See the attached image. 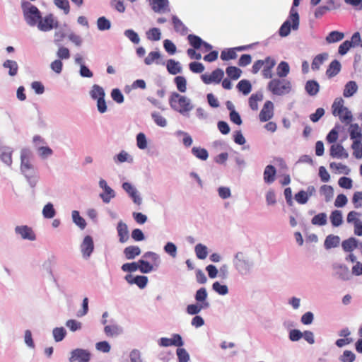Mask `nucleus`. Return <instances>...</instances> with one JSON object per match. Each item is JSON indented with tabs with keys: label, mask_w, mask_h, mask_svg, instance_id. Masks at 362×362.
<instances>
[{
	"label": "nucleus",
	"mask_w": 362,
	"mask_h": 362,
	"mask_svg": "<svg viewBox=\"0 0 362 362\" xmlns=\"http://www.w3.org/2000/svg\"><path fill=\"white\" fill-rule=\"evenodd\" d=\"M3 67L8 69V75L15 76L18 74V65L14 60L7 59L3 63Z\"/></svg>",
	"instance_id": "obj_30"
},
{
	"label": "nucleus",
	"mask_w": 362,
	"mask_h": 362,
	"mask_svg": "<svg viewBox=\"0 0 362 362\" xmlns=\"http://www.w3.org/2000/svg\"><path fill=\"white\" fill-rule=\"evenodd\" d=\"M328 54L326 52L317 54L313 60L311 68L313 70H318L320 66L328 59Z\"/></svg>",
	"instance_id": "obj_32"
},
{
	"label": "nucleus",
	"mask_w": 362,
	"mask_h": 362,
	"mask_svg": "<svg viewBox=\"0 0 362 362\" xmlns=\"http://www.w3.org/2000/svg\"><path fill=\"white\" fill-rule=\"evenodd\" d=\"M91 358L90 352L87 349L77 348L70 351L69 362H89Z\"/></svg>",
	"instance_id": "obj_9"
},
{
	"label": "nucleus",
	"mask_w": 362,
	"mask_h": 362,
	"mask_svg": "<svg viewBox=\"0 0 362 362\" xmlns=\"http://www.w3.org/2000/svg\"><path fill=\"white\" fill-rule=\"evenodd\" d=\"M276 173V170L274 165H267L263 173L264 181L267 184L273 183L275 180Z\"/></svg>",
	"instance_id": "obj_21"
},
{
	"label": "nucleus",
	"mask_w": 362,
	"mask_h": 362,
	"mask_svg": "<svg viewBox=\"0 0 362 362\" xmlns=\"http://www.w3.org/2000/svg\"><path fill=\"white\" fill-rule=\"evenodd\" d=\"M52 335L56 342L62 341L66 335V329L62 327H55L52 330Z\"/></svg>",
	"instance_id": "obj_51"
},
{
	"label": "nucleus",
	"mask_w": 362,
	"mask_h": 362,
	"mask_svg": "<svg viewBox=\"0 0 362 362\" xmlns=\"http://www.w3.org/2000/svg\"><path fill=\"white\" fill-rule=\"evenodd\" d=\"M58 26L59 22L52 13L46 15L45 17L41 16L40 20L38 21L37 24L35 25L42 32H49L54 28H57Z\"/></svg>",
	"instance_id": "obj_8"
},
{
	"label": "nucleus",
	"mask_w": 362,
	"mask_h": 362,
	"mask_svg": "<svg viewBox=\"0 0 362 362\" xmlns=\"http://www.w3.org/2000/svg\"><path fill=\"white\" fill-rule=\"evenodd\" d=\"M263 100V94L261 92L252 94L249 98V105L252 110H258V101Z\"/></svg>",
	"instance_id": "obj_44"
},
{
	"label": "nucleus",
	"mask_w": 362,
	"mask_h": 362,
	"mask_svg": "<svg viewBox=\"0 0 362 362\" xmlns=\"http://www.w3.org/2000/svg\"><path fill=\"white\" fill-rule=\"evenodd\" d=\"M71 218L73 222L81 230H83L86 226V222L85 219L80 216L78 211L74 210L71 212Z\"/></svg>",
	"instance_id": "obj_40"
},
{
	"label": "nucleus",
	"mask_w": 362,
	"mask_h": 362,
	"mask_svg": "<svg viewBox=\"0 0 362 362\" xmlns=\"http://www.w3.org/2000/svg\"><path fill=\"white\" fill-rule=\"evenodd\" d=\"M358 90L357 83L354 81H350L344 86L343 95L345 98L353 96Z\"/></svg>",
	"instance_id": "obj_29"
},
{
	"label": "nucleus",
	"mask_w": 362,
	"mask_h": 362,
	"mask_svg": "<svg viewBox=\"0 0 362 362\" xmlns=\"http://www.w3.org/2000/svg\"><path fill=\"white\" fill-rule=\"evenodd\" d=\"M158 344L162 347H168L170 346L181 347L184 345V341L179 334H173L172 335V338L161 337L158 341Z\"/></svg>",
	"instance_id": "obj_12"
},
{
	"label": "nucleus",
	"mask_w": 362,
	"mask_h": 362,
	"mask_svg": "<svg viewBox=\"0 0 362 362\" xmlns=\"http://www.w3.org/2000/svg\"><path fill=\"white\" fill-rule=\"evenodd\" d=\"M344 103L342 98L335 99L332 105V114L339 116L341 122L349 124L353 119V115L351 112L344 106Z\"/></svg>",
	"instance_id": "obj_7"
},
{
	"label": "nucleus",
	"mask_w": 362,
	"mask_h": 362,
	"mask_svg": "<svg viewBox=\"0 0 362 362\" xmlns=\"http://www.w3.org/2000/svg\"><path fill=\"white\" fill-rule=\"evenodd\" d=\"M360 243L355 238H350L342 242L341 246L344 251L351 252L356 248H358Z\"/></svg>",
	"instance_id": "obj_27"
},
{
	"label": "nucleus",
	"mask_w": 362,
	"mask_h": 362,
	"mask_svg": "<svg viewBox=\"0 0 362 362\" xmlns=\"http://www.w3.org/2000/svg\"><path fill=\"white\" fill-rule=\"evenodd\" d=\"M21 8L26 23L30 27H35L41 18L40 10L28 1H23L21 3Z\"/></svg>",
	"instance_id": "obj_6"
},
{
	"label": "nucleus",
	"mask_w": 362,
	"mask_h": 362,
	"mask_svg": "<svg viewBox=\"0 0 362 362\" xmlns=\"http://www.w3.org/2000/svg\"><path fill=\"white\" fill-rule=\"evenodd\" d=\"M206 309H208L206 307L197 303L188 305L186 308V312L190 315H197L202 310Z\"/></svg>",
	"instance_id": "obj_41"
},
{
	"label": "nucleus",
	"mask_w": 362,
	"mask_h": 362,
	"mask_svg": "<svg viewBox=\"0 0 362 362\" xmlns=\"http://www.w3.org/2000/svg\"><path fill=\"white\" fill-rule=\"evenodd\" d=\"M123 253L127 259H134L141 254V249L138 246L131 245L125 247Z\"/></svg>",
	"instance_id": "obj_26"
},
{
	"label": "nucleus",
	"mask_w": 362,
	"mask_h": 362,
	"mask_svg": "<svg viewBox=\"0 0 362 362\" xmlns=\"http://www.w3.org/2000/svg\"><path fill=\"white\" fill-rule=\"evenodd\" d=\"M168 71L172 75H176L182 72V68L179 62L174 59H168L166 63Z\"/></svg>",
	"instance_id": "obj_23"
},
{
	"label": "nucleus",
	"mask_w": 362,
	"mask_h": 362,
	"mask_svg": "<svg viewBox=\"0 0 362 362\" xmlns=\"http://www.w3.org/2000/svg\"><path fill=\"white\" fill-rule=\"evenodd\" d=\"M267 89L272 94L281 96L287 95L291 91L292 84L288 80L275 78L268 83Z\"/></svg>",
	"instance_id": "obj_5"
},
{
	"label": "nucleus",
	"mask_w": 362,
	"mask_h": 362,
	"mask_svg": "<svg viewBox=\"0 0 362 362\" xmlns=\"http://www.w3.org/2000/svg\"><path fill=\"white\" fill-rule=\"evenodd\" d=\"M341 68V66L340 62L338 60L334 59L329 64L326 71V74L329 78H332L339 73Z\"/></svg>",
	"instance_id": "obj_24"
},
{
	"label": "nucleus",
	"mask_w": 362,
	"mask_h": 362,
	"mask_svg": "<svg viewBox=\"0 0 362 362\" xmlns=\"http://www.w3.org/2000/svg\"><path fill=\"white\" fill-rule=\"evenodd\" d=\"M136 146L141 150H144L148 146L146 136L142 132H140L136 135Z\"/></svg>",
	"instance_id": "obj_61"
},
{
	"label": "nucleus",
	"mask_w": 362,
	"mask_h": 362,
	"mask_svg": "<svg viewBox=\"0 0 362 362\" xmlns=\"http://www.w3.org/2000/svg\"><path fill=\"white\" fill-rule=\"evenodd\" d=\"M320 193L325 197L326 202H329L334 196V189L330 185H324L320 189Z\"/></svg>",
	"instance_id": "obj_36"
},
{
	"label": "nucleus",
	"mask_w": 362,
	"mask_h": 362,
	"mask_svg": "<svg viewBox=\"0 0 362 362\" xmlns=\"http://www.w3.org/2000/svg\"><path fill=\"white\" fill-rule=\"evenodd\" d=\"M274 115V104L272 101L267 100L265 102L263 108L259 113V119L262 122H267Z\"/></svg>",
	"instance_id": "obj_16"
},
{
	"label": "nucleus",
	"mask_w": 362,
	"mask_h": 362,
	"mask_svg": "<svg viewBox=\"0 0 362 362\" xmlns=\"http://www.w3.org/2000/svg\"><path fill=\"white\" fill-rule=\"evenodd\" d=\"M350 138L354 141H362V133L358 124H351L349 129Z\"/></svg>",
	"instance_id": "obj_35"
},
{
	"label": "nucleus",
	"mask_w": 362,
	"mask_h": 362,
	"mask_svg": "<svg viewBox=\"0 0 362 362\" xmlns=\"http://www.w3.org/2000/svg\"><path fill=\"white\" fill-rule=\"evenodd\" d=\"M237 57L235 49L230 48L223 49L221 54V59L223 61H228L230 59H234Z\"/></svg>",
	"instance_id": "obj_55"
},
{
	"label": "nucleus",
	"mask_w": 362,
	"mask_h": 362,
	"mask_svg": "<svg viewBox=\"0 0 362 362\" xmlns=\"http://www.w3.org/2000/svg\"><path fill=\"white\" fill-rule=\"evenodd\" d=\"M174 28L176 32L180 33L181 35H185L187 33L188 29L184 23L176 16H173L172 18Z\"/></svg>",
	"instance_id": "obj_37"
},
{
	"label": "nucleus",
	"mask_w": 362,
	"mask_h": 362,
	"mask_svg": "<svg viewBox=\"0 0 362 362\" xmlns=\"http://www.w3.org/2000/svg\"><path fill=\"white\" fill-rule=\"evenodd\" d=\"M227 75L233 80H237L240 77L242 71L236 66H228L226 70Z\"/></svg>",
	"instance_id": "obj_59"
},
{
	"label": "nucleus",
	"mask_w": 362,
	"mask_h": 362,
	"mask_svg": "<svg viewBox=\"0 0 362 362\" xmlns=\"http://www.w3.org/2000/svg\"><path fill=\"white\" fill-rule=\"evenodd\" d=\"M83 259H88L94 251V242L90 235H86L80 245Z\"/></svg>",
	"instance_id": "obj_10"
},
{
	"label": "nucleus",
	"mask_w": 362,
	"mask_h": 362,
	"mask_svg": "<svg viewBox=\"0 0 362 362\" xmlns=\"http://www.w3.org/2000/svg\"><path fill=\"white\" fill-rule=\"evenodd\" d=\"M232 264L235 272L241 276L250 275L255 267L253 258L243 251L238 252L233 255Z\"/></svg>",
	"instance_id": "obj_2"
},
{
	"label": "nucleus",
	"mask_w": 362,
	"mask_h": 362,
	"mask_svg": "<svg viewBox=\"0 0 362 362\" xmlns=\"http://www.w3.org/2000/svg\"><path fill=\"white\" fill-rule=\"evenodd\" d=\"M192 153L198 159L202 160H207L209 153L206 149L201 147L194 146L192 148Z\"/></svg>",
	"instance_id": "obj_43"
},
{
	"label": "nucleus",
	"mask_w": 362,
	"mask_h": 362,
	"mask_svg": "<svg viewBox=\"0 0 362 362\" xmlns=\"http://www.w3.org/2000/svg\"><path fill=\"white\" fill-rule=\"evenodd\" d=\"M224 76V72L221 69L214 70L210 75L203 74L201 78L203 82L206 84L211 83H219Z\"/></svg>",
	"instance_id": "obj_14"
},
{
	"label": "nucleus",
	"mask_w": 362,
	"mask_h": 362,
	"mask_svg": "<svg viewBox=\"0 0 362 362\" xmlns=\"http://www.w3.org/2000/svg\"><path fill=\"white\" fill-rule=\"evenodd\" d=\"M355 358V354L349 350H345L339 358L341 362H353Z\"/></svg>",
	"instance_id": "obj_64"
},
{
	"label": "nucleus",
	"mask_w": 362,
	"mask_h": 362,
	"mask_svg": "<svg viewBox=\"0 0 362 362\" xmlns=\"http://www.w3.org/2000/svg\"><path fill=\"white\" fill-rule=\"evenodd\" d=\"M116 196L115 192L110 188L107 190L103 191V193L99 194V197L101 198L103 202L105 204H108L110 202L111 199L115 198Z\"/></svg>",
	"instance_id": "obj_54"
},
{
	"label": "nucleus",
	"mask_w": 362,
	"mask_h": 362,
	"mask_svg": "<svg viewBox=\"0 0 362 362\" xmlns=\"http://www.w3.org/2000/svg\"><path fill=\"white\" fill-rule=\"evenodd\" d=\"M237 88L240 92L243 93V95H247L252 90V85L248 80L243 79L239 81L237 85Z\"/></svg>",
	"instance_id": "obj_45"
},
{
	"label": "nucleus",
	"mask_w": 362,
	"mask_h": 362,
	"mask_svg": "<svg viewBox=\"0 0 362 362\" xmlns=\"http://www.w3.org/2000/svg\"><path fill=\"white\" fill-rule=\"evenodd\" d=\"M299 4L300 0H293L288 18L279 28V34L281 37H284L288 36L290 34L291 29L293 30L298 29L300 19L298 11L295 7L298 6Z\"/></svg>",
	"instance_id": "obj_4"
},
{
	"label": "nucleus",
	"mask_w": 362,
	"mask_h": 362,
	"mask_svg": "<svg viewBox=\"0 0 362 362\" xmlns=\"http://www.w3.org/2000/svg\"><path fill=\"white\" fill-rule=\"evenodd\" d=\"M124 35L134 44H139L140 38L139 35L132 29H127L124 32Z\"/></svg>",
	"instance_id": "obj_62"
},
{
	"label": "nucleus",
	"mask_w": 362,
	"mask_h": 362,
	"mask_svg": "<svg viewBox=\"0 0 362 362\" xmlns=\"http://www.w3.org/2000/svg\"><path fill=\"white\" fill-rule=\"evenodd\" d=\"M89 95L93 100H95L99 98L101 99L105 98V91L102 86L98 84H94L91 87Z\"/></svg>",
	"instance_id": "obj_22"
},
{
	"label": "nucleus",
	"mask_w": 362,
	"mask_h": 362,
	"mask_svg": "<svg viewBox=\"0 0 362 362\" xmlns=\"http://www.w3.org/2000/svg\"><path fill=\"white\" fill-rule=\"evenodd\" d=\"M65 325L69 329L71 332H76L82 329V323L76 320H68Z\"/></svg>",
	"instance_id": "obj_60"
},
{
	"label": "nucleus",
	"mask_w": 362,
	"mask_h": 362,
	"mask_svg": "<svg viewBox=\"0 0 362 362\" xmlns=\"http://www.w3.org/2000/svg\"><path fill=\"white\" fill-rule=\"evenodd\" d=\"M20 169L30 187H35L38 182L39 175L32 163V152L29 148H23L21 151Z\"/></svg>",
	"instance_id": "obj_1"
},
{
	"label": "nucleus",
	"mask_w": 362,
	"mask_h": 362,
	"mask_svg": "<svg viewBox=\"0 0 362 362\" xmlns=\"http://www.w3.org/2000/svg\"><path fill=\"white\" fill-rule=\"evenodd\" d=\"M340 238L338 235H329L325 240V247L327 250L336 247L339 245Z\"/></svg>",
	"instance_id": "obj_31"
},
{
	"label": "nucleus",
	"mask_w": 362,
	"mask_h": 362,
	"mask_svg": "<svg viewBox=\"0 0 362 362\" xmlns=\"http://www.w3.org/2000/svg\"><path fill=\"white\" fill-rule=\"evenodd\" d=\"M16 235L20 236L23 240L34 241L36 240V235L32 228L26 225L17 226L14 228Z\"/></svg>",
	"instance_id": "obj_11"
},
{
	"label": "nucleus",
	"mask_w": 362,
	"mask_h": 362,
	"mask_svg": "<svg viewBox=\"0 0 362 362\" xmlns=\"http://www.w3.org/2000/svg\"><path fill=\"white\" fill-rule=\"evenodd\" d=\"M196 255L199 259H204L208 256V248L206 245L199 243L194 247Z\"/></svg>",
	"instance_id": "obj_49"
},
{
	"label": "nucleus",
	"mask_w": 362,
	"mask_h": 362,
	"mask_svg": "<svg viewBox=\"0 0 362 362\" xmlns=\"http://www.w3.org/2000/svg\"><path fill=\"white\" fill-rule=\"evenodd\" d=\"M146 34L147 38L151 41H158L161 37L160 30L157 28H153L148 30Z\"/></svg>",
	"instance_id": "obj_58"
},
{
	"label": "nucleus",
	"mask_w": 362,
	"mask_h": 362,
	"mask_svg": "<svg viewBox=\"0 0 362 362\" xmlns=\"http://www.w3.org/2000/svg\"><path fill=\"white\" fill-rule=\"evenodd\" d=\"M152 9L156 13H160L168 6V0H151Z\"/></svg>",
	"instance_id": "obj_47"
},
{
	"label": "nucleus",
	"mask_w": 362,
	"mask_h": 362,
	"mask_svg": "<svg viewBox=\"0 0 362 362\" xmlns=\"http://www.w3.org/2000/svg\"><path fill=\"white\" fill-rule=\"evenodd\" d=\"M97 26L99 30H107L111 28V23L107 18L102 16L97 20Z\"/></svg>",
	"instance_id": "obj_57"
},
{
	"label": "nucleus",
	"mask_w": 362,
	"mask_h": 362,
	"mask_svg": "<svg viewBox=\"0 0 362 362\" xmlns=\"http://www.w3.org/2000/svg\"><path fill=\"white\" fill-rule=\"evenodd\" d=\"M353 155L355 158L359 159L362 158V141H354L351 145Z\"/></svg>",
	"instance_id": "obj_56"
},
{
	"label": "nucleus",
	"mask_w": 362,
	"mask_h": 362,
	"mask_svg": "<svg viewBox=\"0 0 362 362\" xmlns=\"http://www.w3.org/2000/svg\"><path fill=\"white\" fill-rule=\"evenodd\" d=\"M194 299L197 303H199L207 308H209L211 305L208 300V293L206 288L202 287L198 289L195 293Z\"/></svg>",
	"instance_id": "obj_19"
},
{
	"label": "nucleus",
	"mask_w": 362,
	"mask_h": 362,
	"mask_svg": "<svg viewBox=\"0 0 362 362\" xmlns=\"http://www.w3.org/2000/svg\"><path fill=\"white\" fill-rule=\"evenodd\" d=\"M330 156L338 159L347 158L349 153L341 144H333L330 148Z\"/></svg>",
	"instance_id": "obj_20"
},
{
	"label": "nucleus",
	"mask_w": 362,
	"mask_h": 362,
	"mask_svg": "<svg viewBox=\"0 0 362 362\" xmlns=\"http://www.w3.org/2000/svg\"><path fill=\"white\" fill-rule=\"evenodd\" d=\"M42 214L45 218H52L56 215V211L52 203L49 202L45 204L42 209Z\"/></svg>",
	"instance_id": "obj_48"
},
{
	"label": "nucleus",
	"mask_w": 362,
	"mask_h": 362,
	"mask_svg": "<svg viewBox=\"0 0 362 362\" xmlns=\"http://www.w3.org/2000/svg\"><path fill=\"white\" fill-rule=\"evenodd\" d=\"M344 37V33L339 31H332L326 37L325 40L327 43L332 44L342 40Z\"/></svg>",
	"instance_id": "obj_39"
},
{
	"label": "nucleus",
	"mask_w": 362,
	"mask_h": 362,
	"mask_svg": "<svg viewBox=\"0 0 362 362\" xmlns=\"http://www.w3.org/2000/svg\"><path fill=\"white\" fill-rule=\"evenodd\" d=\"M311 223L315 226H325L327 223V216L325 213H320L313 216L311 220Z\"/></svg>",
	"instance_id": "obj_50"
},
{
	"label": "nucleus",
	"mask_w": 362,
	"mask_h": 362,
	"mask_svg": "<svg viewBox=\"0 0 362 362\" xmlns=\"http://www.w3.org/2000/svg\"><path fill=\"white\" fill-rule=\"evenodd\" d=\"M169 105L173 110L183 116H187L194 107L189 98L175 91L169 97Z\"/></svg>",
	"instance_id": "obj_3"
},
{
	"label": "nucleus",
	"mask_w": 362,
	"mask_h": 362,
	"mask_svg": "<svg viewBox=\"0 0 362 362\" xmlns=\"http://www.w3.org/2000/svg\"><path fill=\"white\" fill-rule=\"evenodd\" d=\"M12 153L13 148L11 147L0 144V159L8 166L12 165Z\"/></svg>",
	"instance_id": "obj_17"
},
{
	"label": "nucleus",
	"mask_w": 362,
	"mask_h": 362,
	"mask_svg": "<svg viewBox=\"0 0 362 362\" xmlns=\"http://www.w3.org/2000/svg\"><path fill=\"white\" fill-rule=\"evenodd\" d=\"M154 263L151 264L148 262L144 259L139 260V270L144 274H148L152 271L156 270Z\"/></svg>",
	"instance_id": "obj_42"
},
{
	"label": "nucleus",
	"mask_w": 362,
	"mask_h": 362,
	"mask_svg": "<svg viewBox=\"0 0 362 362\" xmlns=\"http://www.w3.org/2000/svg\"><path fill=\"white\" fill-rule=\"evenodd\" d=\"M122 187L135 204L141 205L142 204V198L137 189L132 184L125 182Z\"/></svg>",
	"instance_id": "obj_13"
},
{
	"label": "nucleus",
	"mask_w": 362,
	"mask_h": 362,
	"mask_svg": "<svg viewBox=\"0 0 362 362\" xmlns=\"http://www.w3.org/2000/svg\"><path fill=\"white\" fill-rule=\"evenodd\" d=\"M113 160L115 163H121L124 162L132 163L133 158L127 152L125 151H122L117 155L113 157Z\"/></svg>",
	"instance_id": "obj_46"
},
{
	"label": "nucleus",
	"mask_w": 362,
	"mask_h": 362,
	"mask_svg": "<svg viewBox=\"0 0 362 362\" xmlns=\"http://www.w3.org/2000/svg\"><path fill=\"white\" fill-rule=\"evenodd\" d=\"M290 72V67L286 62H281L276 67V74L279 78H285Z\"/></svg>",
	"instance_id": "obj_38"
},
{
	"label": "nucleus",
	"mask_w": 362,
	"mask_h": 362,
	"mask_svg": "<svg viewBox=\"0 0 362 362\" xmlns=\"http://www.w3.org/2000/svg\"><path fill=\"white\" fill-rule=\"evenodd\" d=\"M105 333L110 337L121 334L123 332L122 327L118 325H106L104 328Z\"/></svg>",
	"instance_id": "obj_34"
},
{
	"label": "nucleus",
	"mask_w": 362,
	"mask_h": 362,
	"mask_svg": "<svg viewBox=\"0 0 362 362\" xmlns=\"http://www.w3.org/2000/svg\"><path fill=\"white\" fill-rule=\"evenodd\" d=\"M329 218L333 226L339 227L343 223L342 212L339 210H334L331 213Z\"/></svg>",
	"instance_id": "obj_33"
},
{
	"label": "nucleus",
	"mask_w": 362,
	"mask_h": 362,
	"mask_svg": "<svg viewBox=\"0 0 362 362\" xmlns=\"http://www.w3.org/2000/svg\"><path fill=\"white\" fill-rule=\"evenodd\" d=\"M117 232L119 237V241L121 243H125L129 238V233L127 225L122 221L118 222L117 226Z\"/></svg>",
	"instance_id": "obj_18"
},
{
	"label": "nucleus",
	"mask_w": 362,
	"mask_h": 362,
	"mask_svg": "<svg viewBox=\"0 0 362 362\" xmlns=\"http://www.w3.org/2000/svg\"><path fill=\"white\" fill-rule=\"evenodd\" d=\"M177 89L180 93H185L187 90V80L184 76H178L174 78Z\"/></svg>",
	"instance_id": "obj_52"
},
{
	"label": "nucleus",
	"mask_w": 362,
	"mask_h": 362,
	"mask_svg": "<svg viewBox=\"0 0 362 362\" xmlns=\"http://www.w3.org/2000/svg\"><path fill=\"white\" fill-rule=\"evenodd\" d=\"M178 362H188L189 361V354L184 348L178 347L176 351Z\"/></svg>",
	"instance_id": "obj_63"
},
{
	"label": "nucleus",
	"mask_w": 362,
	"mask_h": 362,
	"mask_svg": "<svg viewBox=\"0 0 362 362\" xmlns=\"http://www.w3.org/2000/svg\"><path fill=\"white\" fill-rule=\"evenodd\" d=\"M212 289L219 295L226 296L228 293V288L225 284H221L218 281H215L212 284Z\"/></svg>",
	"instance_id": "obj_53"
},
{
	"label": "nucleus",
	"mask_w": 362,
	"mask_h": 362,
	"mask_svg": "<svg viewBox=\"0 0 362 362\" xmlns=\"http://www.w3.org/2000/svg\"><path fill=\"white\" fill-rule=\"evenodd\" d=\"M333 269L334 271V276L341 280L347 281L351 277L349 268L344 264H334Z\"/></svg>",
	"instance_id": "obj_15"
},
{
	"label": "nucleus",
	"mask_w": 362,
	"mask_h": 362,
	"mask_svg": "<svg viewBox=\"0 0 362 362\" xmlns=\"http://www.w3.org/2000/svg\"><path fill=\"white\" fill-rule=\"evenodd\" d=\"M162 58L160 53L158 51L151 52L148 54L147 57L144 59V63L146 65H151L153 63H156V64H164V62L160 63L159 60Z\"/></svg>",
	"instance_id": "obj_28"
},
{
	"label": "nucleus",
	"mask_w": 362,
	"mask_h": 362,
	"mask_svg": "<svg viewBox=\"0 0 362 362\" xmlns=\"http://www.w3.org/2000/svg\"><path fill=\"white\" fill-rule=\"evenodd\" d=\"M305 89L309 95L315 96L320 90V85L315 80H309L305 83Z\"/></svg>",
	"instance_id": "obj_25"
}]
</instances>
